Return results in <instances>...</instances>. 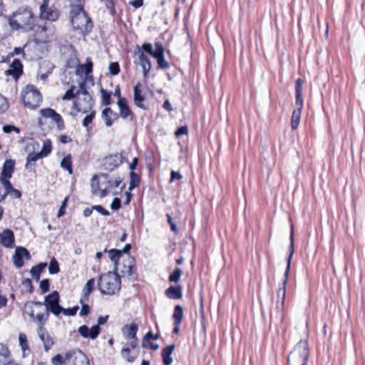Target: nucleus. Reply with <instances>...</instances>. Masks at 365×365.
<instances>
[{
  "label": "nucleus",
  "mask_w": 365,
  "mask_h": 365,
  "mask_svg": "<svg viewBox=\"0 0 365 365\" xmlns=\"http://www.w3.org/2000/svg\"><path fill=\"white\" fill-rule=\"evenodd\" d=\"M75 86H72L68 90L66 91L63 96L62 97V99L63 101H68L71 100L76 97V95L74 93Z\"/></svg>",
  "instance_id": "55"
},
{
  "label": "nucleus",
  "mask_w": 365,
  "mask_h": 365,
  "mask_svg": "<svg viewBox=\"0 0 365 365\" xmlns=\"http://www.w3.org/2000/svg\"><path fill=\"white\" fill-rule=\"evenodd\" d=\"M135 272V260L133 257L130 255L127 256L122 264V268L120 272L123 277H131Z\"/></svg>",
  "instance_id": "19"
},
{
  "label": "nucleus",
  "mask_w": 365,
  "mask_h": 365,
  "mask_svg": "<svg viewBox=\"0 0 365 365\" xmlns=\"http://www.w3.org/2000/svg\"><path fill=\"white\" fill-rule=\"evenodd\" d=\"M40 113L45 118H51L57 125L59 130H63L65 128L64 121L60 114L56 112L55 110L47 108L40 110Z\"/></svg>",
  "instance_id": "16"
},
{
  "label": "nucleus",
  "mask_w": 365,
  "mask_h": 365,
  "mask_svg": "<svg viewBox=\"0 0 365 365\" xmlns=\"http://www.w3.org/2000/svg\"><path fill=\"white\" fill-rule=\"evenodd\" d=\"M66 356L64 358L61 354H57L52 358V364L53 365H62L63 363L66 364Z\"/></svg>",
  "instance_id": "59"
},
{
  "label": "nucleus",
  "mask_w": 365,
  "mask_h": 365,
  "mask_svg": "<svg viewBox=\"0 0 365 365\" xmlns=\"http://www.w3.org/2000/svg\"><path fill=\"white\" fill-rule=\"evenodd\" d=\"M24 257H26V259H30L31 256L29 252L25 247H16L15 253L13 255V262L14 265L17 268H21V267L24 266Z\"/></svg>",
  "instance_id": "20"
},
{
  "label": "nucleus",
  "mask_w": 365,
  "mask_h": 365,
  "mask_svg": "<svg viewBox=\"0 0 365 365\" xmlns=\"http://www.w3.org/2000/svg\"><path fill=\"white\" fill-rule=\"evenodd\" d=\"M133 93V101L135 105L141 109L147 110L148 108L143 103L145 101V96L142 93V85L140 82L137 83L134 86Z\"/></svg>",
  "instance_id": "23"
},
{
  "label": "nucleus",
  "mask_w": 365,
  "mask_h": 365,
  "mask_svg": "<svg viewBox=\"0 0 365 365\" xmlns=\"http://www.w3.org/2000/svg\"><path fill=\"white\" fill-rule=\"evenodd\" d=\"M91 190L92 193L95 195H99L101 197V193L102 188L103 186L101 185V181L98 180L97 175H93L91 179Z\"/></svg>",
  "instance_id": "42"
},
{
  "label": "nucleus",
  "mask_w": 365,
  "mask_h": 365,
  "mask_svg": "<svg viewBox=\"0 0 365 365\" xmlns=\"http://www.w3.org/2000/svg\"><path fill=\"white\" fill-rule=\"evenodd\" d=\"M109 72L112 76H116L120 72V66L118 62H111L108 67Z\"/></svg>",
  "instance_id": "54"
},
{
  "label": "nucleus",
  "mask_w": 365,
  "mask_h": 365,
  "mask_svg": "<svg viewBox=\"0 0 365 365\" xmlns=\"http://www.w3.org/2000/svg\"><path fill=\"white\" fill-rule=\"evenodd\" d=\"M14 361L6 345L0 343V365H10Z\"/></svg>",
  "instance_id": "28"
},
{
  "label": "nucleus",
  "mask_w": 365,
  "mask_h": 365,
  "mask_svg": "<svg viewBox=\"0 0 365 365\" xmlns=\"http://www.w3.org/2000/svg\"><path fill=\"white\" fill-rule=\"evenodd\" d=\"M304 83V81L299 78L295 81V97L296 101L295 105H301L303 103V98H302V86Z\"/></svg>",
  "instance_id": "38"
},
{
  "label": "nucleus",
  "mask_w": 365,
  "mask_h": 365,
  "mask_svg": "<svg viewBox=\"0 0 365 365\" xmlns=\"http://www.w3.org/2000/svg\"><path fill=\"white\" fill-rule=\"evenodd\" d=\"M48 272L51 274H58L60 272L58 262L55 257H52L50 261Z\"/></svg>",
  "instance_id": "49"
},
{
  "label": "nucleus",
  "mask_w": 365,
  "mask_h": 365,
  "mask_svg": "<svg viewBox=\"0 0 365 365\" xmlns=\"http://www.w3.org/2000/svg\"><path fill=\"white\" fill-rule=\"evenodd\" d=\"M15 237L11 229H6L0 234V244L6 248L14 247Z\"/></svg>",
  "instance_id": "22"
},
{
  "label": "nucleus",
  "mask_w": 365,
  "mask_h": 365,
  "mask_svg": "<svg viewBox=\"0 0 365 365\" xmlns=\"http://www.w3.org/2000/svg\"><path fill=\"white\" fill-rule=\"evenodd\" d=\"M182 275V271L180 268H175L173 272L169 275L168 280L170 282L177 283L179 282L181 276Z\"/></svg>",
  "instance_id": "46"
},
{
  "label": "nucleus",
  "mask_w": 365,
  "mask_h": 365,
  "mask_svg": "<svg viewBox=\"0 0 365 365\" xmlns=\"http://www.w3.org/2000/svg\"><path fill=\"white\" fill-rule=\"evenodd\" d=\"M108 315L100 316L98 318V324L89 328L87 325L78 327V334L84 339H96L101 332V325L106 324L108 319Z\"/></svg>",
  "instance_id": "9"
},
{
  "label": "nucleus",
  "mask_w": 365,
  "mask_h": 365,
  "mask_svg": "<svg viewBox=\"0 0 365 365\" xmlns=\"http://www.w3.org/2000/svg\"><path fill=\"white\" fill-rule=\"evenodd\" d=\"M9 179L10 178L0 179L1 184L4 186L3 189L4 192H6V194L7 195H9L11 192V191L14 189L12 184L9 181Z\"/></svg>",
  "instance_id": "51"
},
{
  "label": "nucleus",
  "mask_w": 365,
  "mask_h": 365,
  "mask_svg": "<svg viewBox=\"0 0 365 365\" xmlns=\"http://www.w3.org/2000/svg\"><path fill=\"white\" fill-rule=\"evenodd\" d=\"M121 207V200L118 197H115L110 205V208L113 210H118Z\"/></svg>",
  "instance_id": "64"
},
{
  "label": "nucleus",
  "mask_w": 365,
  "mask_h": 365,
  "mask_svg": "<svg viewBox=\"0 0 365 365\" xmlns=\"http://www.w3.org/2000/svg\"><path fill=\"white\" fill-rule=\"evenodd\" d=\"M309 348L307 340H300L290 353L289 365H307Z\"/></svg>",
  "instance_id": "4"
},
{
  "label": "nucleus",
  "mask_w": 365,
  "mask_h": 365,
  "mask_svg": "<svg viewBox=\"0 0 365 365\" xmlns=\"http://www.w3.org/2000/svg\"><path fill=\"white\" fill-rule=\"evenodd\" d=\"M120 277L115 270L102 274L99 277L98 287L103 294H115L120 291Z\"/></svg>",
  "instance_id": "2"
},
{
  "label": "nucleus",
  "mask_w": 365,
  "mask_h": 365,
  "mask_svg": "<svg viewBox=\"0 0 365 365\" xmlns=\"http://www.w3.org/2000/svg\"><path fill=\"white\" fill-rule=\"evenodd\" d=\"M15 19L10 21V25L16 29L31 31L34 28L35 17L30 9L19 10L14 14Z\"/></svg>",
  "instance_id": "3"
},
{
  "label": "nucleus",
  "mask_w": 365,
  "mask_h": 365,
  "mask_svg": "<svg viewBox=\"0 0 365 365\" xmlns=\"http://www.w3.org/2000/svg\"><path fill=\"white\" fill-rule=\"evenodd\" d=\"M100 178H101V185L103 186L101 193V198L106 197L113 188L118 187L122 182V179L119 176L114 180H110L108 175L101 173Z\"/></svg>",
  "instance_id": "12"
},
{
  "label": "nucleus",
  "mask_w": 365,
  "mask_h": 365,
  "mask_svg": "<svg viewBox=\"0 0 365 365\" xmlns=\"http://www.w3.org/2000/svg\"><path fill=\"white\" fill-rule=\"evenodd\" d=\"M105 252L108 253L109 259L111 262L114 263V270L115 272L118 271V262L120 258L122 257L120 255V250L117 249H111L110 250H107L106 249L104 250Z\"/></svg>",
  "instance_id": "39"
},
{
  "label": "nucleus",
  "mask_w": 365,
  "mask_h": 365,
  "mask_svg": "<svg viewBox=\"0 0 365 365\" xmlns=\"http://www.w3.org/2000/svg\"><path fill=\"white\" fill-rule=\"evenodd\" d=\"M43 158L38 153H30L26 158L25 168L29 172L34 171L36 162Z\"/></svg>",
  "instance_id": "35"
},
{
  "label": "nucleus",
  "mask_w": 365,
  "mask_h": 365,
  "mask_svg": "<svg viewBox=\"0 0 365 365\" xmlns=\"http://www.w3.org/2000/svg\"><path fill=\"white\" fill-rule=\"evenodd\" d=\"M183 317V309L180 305H176L174 308L173 319L174 322L181 324Z\"/></svg>",
  "instance_id": "44"
},
{
  "label": "nucleus",
  "mask_w": 365,
  "mask_h": 365,
  "mask_svg": "<svg viewBox=\"0 0 365 365\" xmlns=\"http://www.w3.org/2000/svg\"><path fill=\"white\" fill-rule=\"evenodd\" d=\"M31 31H34V41L37 43H46L50 41V37L54 34L55 29L51 24L44 23V24H34V28Z\"/></svg>",
  "instance_id": "8"
},
{
  "label": "nucleus",
  "mask_w": 365,
  "mask_h": 365,
  "mask_svg": "<svg viewBox=\"0 0 365 365\" xmlns=\"http://www.w3.org/2000/svg\"><path fill=\"white\" fill-rule=\"evenodd\" d=\"M48 2L49 0H43L40 6L41 18L54 21L58 19L59 12L55 7H49Z\"/></svg>",
  "instance_id": "14"
},
{
  "label": "nucleus",
  "mask_w": 365,
  "mask_h": 365,
  "mask_svg": "<svg viewBox=\"0 0 365 365\" xmlns=\"http://www.w3.org/2000/svg\"><path fill=\"white\" fill-rule=\"evenodd\" d=\"M19 341L21 348L23 351L24 355L26 354V351H29L27 336L25 334L21 333L19 335Z\"/></svg>",
  "instance_id": "47"
},
{
  "label": "nucleus",
  "mask_w": 365,
  "mask_h": 365,
  "mask_svg": "<svg viewBox=\"0 0 365 365\" xmlns=\"http://www.w3.org/2000/svg\"><path fill=\"white\" fill-rule=\"evenodd\" d=\"M70 16L73 29L76 32L86 36L91 31L93 27V22L82 6L73 5L70 11Z\"/></svg>",
  "instance_id": "1"
},
{
  "label": "nucleus",
  "mask_w": 365,
  "mask_h": 365,
  "mask_svg": "<svg viewBox=\"0 0 365 365\" xmlns=\"http://www.w3.org/2000/svg\"><path fill=\"white\" fill-rule=\"evenodd\" d=\"M117 104L120 110V115L125 119L128 116L132 115V111L130 110L128 102L125 98H120L118 100Z\"/></svg>",
  "instance_id": "33"
},
{
  "label": "nucleus",
  "mask_w": 365,
  "mask_h": 365,
  "mask_svg": "<svg viewBox=\"0 0 365 365\" xmlns=\"http://www.w3.org/2000/svg\"><path fill=\"white\" fill-rule=\"evenodd\" d=\"M3 131L6 133H11L13 131H15L16 133H19L20 130L19 128L11 125H6L3 127Z\"/></svg>",
  "instance_id": "61"
},
{
  "label": "nucleus",
  "mask_w": 365,
  "mask_h": 365,
  "mask_svg": "<svg viewBox=\"0 0 365 365\" xmlns=\"http://www.w3.org/2000/svg\"><path fill=\"white\" fill-rule=\"evenodd\" d=\"M43 306V304L41 302H27L24 304V312L25 314L33 318L35 313L34 307H36L37 308H42Z\"/></svg>",
  "instance_id": "37"
},
{
  "label": "nucleus",
  "mask_w": 365,
  "mask_h": 365,
  "mask_svg": "<svg viewBox=\"0 0 365 365\" xmlns=\"http://www.w3.org/2000/svg\"><path fill=\"white\" fill-rule=\"evenodd\" d=\"M39 310L34 313V317H33V320L38 323V327H44V325L48 320L50 312L43 308H38Z\"/></svg>",
  "instance_id": "27"
},
{
  "label": "nucleus",
  "mask_w": 365,
  "mask_h": 365,
  "mask_svg": "<svg viewBox=\"0 0 365 365\" xmlns=\"http://www.w3.org/2000/svg\"><path fill=\"white\" fill-rule=\"evenodd\" d=\"M175 344H171L165 346L161 351V356L164 365H170L173 363V358L171 356L174 349Z\"/></svg>",
  "instance_id": "34"
},
{
  "label": "nucleus",
  "mask_w": 365,
  "mask_h": 365,
  "mask_svg": "<svg viewBox=\"0 0 365 365\" xmlns=\"http://www.w3.org/2000/svg\"><path fill=\"white\" fill-rule=\"evenodd\" d=\"M101 98H102V104L105 106H108L111 103V93L108 92L106 90L101 88Z\"/></svg>",
  "instance_id": "50"
},
{
  "label": "nucleus",
  "mask_w": 365,
  "mask_h": 365,
  "mask_svg": "<svg viewBox=\"0 0 365 365\" xmlns=\"http://www.w3.org/2000/svg\"><path fill=\"white\" fill-rule=\"evenodd\" d=\"M295 106L296 108L293 110L291 118V127L292 130H296L299 126L301 120L303 103H301V105H295Z\"/></svg>",
  "instance_id": "32"
},
{
  "label": "nucleus",
  "mask_w": 365,
  "mask_h": 365,
  "mask_svg": "<svg viewBox=\"0 0 365 365\" xmlns=\"http://www.w3.org/2000/svg\"><path fill=\"white\" fill-rule=\"evenodd\" d=\"M95 286V279L91 278L85 284L83 290H82V297L85 299V300L88 301L89 298V295L92 292Z\"/></svg>",
  "instance_id": "41"
},
{
  "label": "nucleus",
  "mask_w": 365,
  "mask_h": 365,
  "mask_svg": "<svg viewBox=\"0 0 365 365\" xmlns=\"http://www.w3.org/2000/svg\"><path fill=\"white\" fill-rule=\"evenodd\" d=\"M37 332L40 339L43 344L45 351H48L54 344L53 339L45 327H38Z\"/></svg>",
  "instance_id": "25"
},
{
  "label": "nucleus",
  "mask_w": 365,
  "mask_h": 365,
  "mask_svg": "<svg viewBox=\"0 0 365 365\" xmlns=\"http://www.w3.org/2000/svg\"><path fill=\"white\" fill-rule=\"evenodd\" d=\"M140 182V177L134 171H131L130 174V183H129V190H132L135 187H136Z\"/></svg>",
  "instance_id": "48"
},
{
  "label": "nucleus",
  "mask_w": 365,
  "mask_h": 365,
  "mask_svg": "<svg viewBox=\"0 0 365 365\" xmlns=\"http://www.w3.org/2000/svg\"><path fill=\"white\" fill-rule=\"evenodd\" d=\"M15 161L11 159L6 160L1 174L0 179L11 178L14 172Z\"/></svg>",
  "instance_id": "30"
},
{
  "label": "nucleus",
  "mask_w": 365,
  "mask_h": 365,
  "mask_svg": "<svg viewBox=\"0 0 365 365\" xmlns=\"http://www.w3.org/2000/svg\"><path fill=\"white\" fill-rule=\"evenodd\" d=\"M23 73V65L19 59L15 58L9 66V68L5 71L6 76H11L17 80Z\"/></svg>",
  "instance_id": "21"
},
{
  "label": "nucleus",
  "mask_w": 365,
  "mask_h": 365,
  "mask_svg": "<svg viewBox=\"0 0 365 365\" xmlns=\"http://www.w3.org/2000/svg\"><path fill=\"white\" fill-rule=\"evenodd\" d=\"M65 361L68 365H89L86 355L80 349L68 351Z\"/></svg>",
  "instance_id": "11"
},
{
  "label": "nucleus",
  "mask_w": 365,
  "mask_h": 365,
  "mask_svg": "<svg viewBox=\"0 0 365 365\" xmlns=\"http://www.w3.org/2000/svg\"><path fill=\"white\" fill-rule=\"evenodd\" d=\"M290 245L288 248L289 256L287 258V264L286 267V270L284 272V278L282 280V285L279 287L277 292V300L285 301L286 298V285L288 280L289 269H290V264L292 255L294 254V231L293 227H292L291 232H290Z\"/></svg>",
  "instance_id": "7"
},
{
  "label": "nucleus",
  "mask_w": 365,
  "mask_h": 365,
  "mask_svg": "<svg viewBox=\"0 0 365 365\" xmlns=\"http://www.w3.org/2000/svg\"><path fill=\"white\" fill-rule=\"evenodd\" d=\"M140 351L138 346L132 347L130 343H126L120 350L121 357L128 363H133L138 357Z\"/></svg>",
  "instance_id": "15"
},
{
  "label": "nucleus",
  "mask_w": 365,
  "mask_h": 365,
  "mask_svg": "<svg viewBox=\"0 0 365 365\" xmlns=\"http://www.w3.org/2000/svg\"><path fill=\"white\" fill-rule=\"evenodd\" d=\"M93 210L97 211L100 214H101L103 216H108L110 215V212L106 210L104 207H103L101 205H93Z\"/></svg>",
  "instance_id": "63"
},
{
  "label": "nucleus",
  "mask_w": 365,
  "mask_h": 365,
  "mask_svg": "<svg viewBox=\"0 0 365 365\" xmlns=\"http://www.w3.org/2000/svg\"><path fill=\"white\" fill-rule=\"evenodd\" d=\"M47 264L46 262H41L37 265L32 267L31 269V274L32 275L34 280L36 282L39 281L41 274L43 271V269L46 267Z\"/></svg>",
  "instance_id": "40"
},
{
  "label": "nucleus",
  "mask_w": 365,
  "mask_h": 365,
  "mask_svg": "<svg viewBox=\"0 0 365 365\" xmlns=\"http://www.w3.org/2000/svg\"><path fill=\"white\" fill-rule=\"evenodd\" d=\"M165 296L170 299H180L182 297V286H170L165 291Z\"/></svg>",
  "instance_id": "29"
},
{
  "label": "nucleus",
  "mask_w": 365,
  "mask_h": 365,
  "mask_svg": "<svg viewBox=\"0 0 365 365\" xmlns=\"http://www.w3.org/2000/svg\"><path fill=\"white\" fill-rule=\"evenodd\" d=\"M60 296L57 291H53L51 294L45 297L44 302H43L45 309L48 312L56 316L61 314V306L59 304Z\"/></svg>",
  "instance_id": "10"
},
{
  "label": "nucleus",
  "mask_w": 365,
  "mask_h": 365,
  "mask_svg": "<svg viewBox=\"0 0 365 365\" xmlns=\"http://www.w3.org/2000/svg\"><path fill=\"white\" fill-rule=\"evenodd\" d=\"M78 309V306H74L73 307L68 309H65L61 307V313H63L66 316H75Z\"/></svg>",
  "instance_id": "53"
},
{
  "label": "nucleus",
  "mask_w": 365,
  "mask_h": 365,
  "mask_svg": "<svg viewBox=\"0 0 365 365\" xmlns=\"http://www.w3.org/2000/svg\"><path fill=\"white\" fill-rule=\"evenodd\" d=\"M77 95H81L77 101L73 103V108L76 110L78 113H86L91 110L94 101L92 96L88 92L84 83H81L79 90L76 93Z\"/></svg>",
  "instance_id": "5"
},
{
  "label": "nucleus",
  "mask_w": 365,
  "mask_h": 365,
  "mask_svg": "<svg viewBox=\"0 0 365 365\" xmlns=\"http://www.w3.org/2000/svg\"><path fill=\"white\" fill-rule=\"evenodd\" d=\"M157 63L158 68L160 69H168L170 67V64L165 59V56H163L158 59H157Z\"/></svg>",
  "instance_id": "60"
},
{
  "label": "nucleus",
  "mask_w": 365,
  "mask_h": 365,
  "mask_svg": "<svg viewBox=\"0 0 365 365\" xmlns=\"http://www.w3.org/2000/svg\"><path fill=\"white\" fill-rule=\"evenodd\" d=\"M145 51L141 48H138V54L140 65L141 66L143 71V76L147 78L151 70V63L147 55L145 53Z\"/></svg>",
  "instance_id": "24"
},
{
  "label": "nucleus",
  "mask_w": 365,
  "mask_h": 365,
  "mask_svg": "<svg viewBox=\"0 0 365 365\" xmlns=\"http://www.w3.org/2000/svg\"><path fill=\"white\" fill-rule=\"evenodd\" d=\"M155 49L153 50V45L150 43L143 44L142 49L145 51L156 60L164 56V47L160 42H155Z\"/></svg>",
  "instance_id": "18"
},
{
  "label": "nucleus",
  "mask_w": 365,
  "mask_h": 365,
  "mask_svg": "<svg viewBox=\"0 0 365 365\" xmlns=\"http://www.w3.org/2000/svg\"><path fill=\"white\" fill-rule=\"evenodd\" d=\"M40 289L43 294H45L49 291L50 281L48 279H44L40 282Z\"/></svg>",
  "instance_id": "57"
},
{
  "label": "nucleus",
  "mask_w": 365,
  "mask_h": 365,
  "mask_svg": "<svg viewBox=\"0 0 365 365\" xmlns=\"http://www.w3.org/2000/svg\"><path fill=\"white\" fill-rule=\"evenodd\" d=\"M61 167L67 170L69 174L73 173L72 159L71 155L65 156L61 161Z\"/></svg>",
  "instance_id": "43"
},
{
  "label": "nucleus",
  "mask_w": 365,
  "mask_h": 365,
  "mask_svg": "<svg viewBox=\"0 0 365 365\" xmlns=\"http://www.w3.org/2000/svg\"><path fill=\"white\" fill-rule=\"evenodd\" d=\"M54 66L49 61H43L40 65L38 78L46 81L50 74L52 73Z\"/></svg>",
  "instance_id": "26"
},
{
  "label": "nucleus",
  "mask_w": 365,
  "mask_h": 365,
  "mask_svg": "<svg viewBox=\"0 0 365 365\" xmlns=\"http://www.w3.org/2000/svg\"><path fill=\"white\" fill-rule=\"evenodd\" d=\"M93 71V62L91 58H86L85 64H79L76 68V73L78 76H82L83 75L88 76Z\"/></svg>",
  "instance_id": "31"
},
{
  "label": "nucleus",
  "mask_w": 365,
  "mask_h": 365,
  "mask_svg": "<svg viewBox=\"0 0 365 365\" xmlns=\"http://www.w3.org/2000/svg\"><path fill=\"white\" fill-rule=\"evenodd\" d=\"M9 108V103L7 99L0 94V113H3Z\"/></svg>",
  "instance_id": "56"
},
{
  "label": "nucleus",
  "mask_w": 365,
  "mask_h": 365,
  "mask_svg": "<svg viewBox=\"0 0 365 365\" xmlns=\"http://www.w3.org/2000/svg\"><path fill=\"white\" fill-rule=\"evenodd\" d=\"M52 150L51 142L50 140H46L43 141V147L41 150L38 153L43 158L47 157Z\"/></svg>",
  "instance_id": "45"
},
{
  "label": "nucleus",
  "mask_w": 365,
  "mask_h": 365,
  "mask_svg": "<svg viewBox=\"0 0 365 365\" xmlns=\"http://www.w3.org/2000/svg\"><path fill=\"white\" fill-rule=\"evenodd\" d=\"M102 117L108 127L112 125L114 120L118 118V114L113 112L111 108H106L102 112Z\"/></svg>",
  "instance_id": "36"
},
{
  "label": "nucleus",
  "mask_w": 365,
  "mask_h": 365,
  "mask_svg": "<svg viewBox=\"0 0 365 365\" xmlns=\"http://www.w3.org/2000/svg\"><path fill=\"white\" fill-rule=\"evenodd\" d=\"M138 324L135 322L124 325L121 329L123 337L125 339L130 341L128 343L132 347L138 346Z\"/></svg>",
  "instance_id": "13"
},
{
  "label": "nucleus",
  "mask_w": 365,
  "mask_h": 365,
  "mask_svg": "<svg viewBox=\"0 0 365 365\" xmlns=\"http://www.w3.org/2000/svg\"><path fill=\"white\" fill-rule=\"evenodd\" d=\"M95 115L96 112L93 111L84 118V119L83 120V125L85 128H88V125L93 122V120L95 118Z\"/></svg>",
  "instance_id": "58"
},
{
  "label": "nucleus",
  "mask_w": 365,
  "mask_h": 365,
  "mask_svg": "<svg viewBox=\"0 0 365 365\" xmlns=\"http://www.w3.org/2000/svg\"><path fill=\"white\" fill-rule=\"evenodd\" d=\"M86 302H87V301L85 300V299L81 298L80 303L82 305V308L79 313L81 317L87 316L90 313V307H89L88 304L85 303Z\"/></svg>",
  "instance_id": "52"
},
{
  "label": "nucleus",
  "mask_w": 365,
  "mask_h": 365,
  "mask_svg": "<svg viewBox=\"0 0 365 365\" xmlns=\"http://www.w3.org/2000/svg\"><path fill=\"white\" fill-rule=\"evenodd\" d=\"M153 336L154 334L152 333V331H148L143 339L142 346L147 347L148 342H149L151 339H153Z\"/></svg>",
  "instance_id": "62"
},
{
  "label": "nucleus",
  "mask_w": 365,
  "mask_h": 365,
  "mask_svg": "<svg viewBox=\"0 0 365 365\" xmlns=\"http://www.w3.org/2000/svg\"><path fill=\"white\" fill-rule=\"evenodd\" d=\"M21 99L26 107L35 109L41 101V94L34 85H27L21 93Z\"/></svg>",
  "instance_id": "6"
},
{
  "label": "nucleus",
  "mask_w": 365,
  "mask_h": 365,
  "mask_svg": "<svg viewBox=\"0 0 365 365\" xmlns=\"http://www.w3.org/2000/svg\"><path fill=\"white\" fill-rule=\"evenodd\" d=\"M123 163V156L116 153L107 156L103 160V168L108 171H113Z\"/></svg>",
  "instance_id": "17"
}]
</instances>
